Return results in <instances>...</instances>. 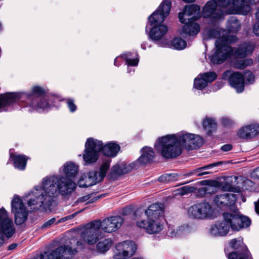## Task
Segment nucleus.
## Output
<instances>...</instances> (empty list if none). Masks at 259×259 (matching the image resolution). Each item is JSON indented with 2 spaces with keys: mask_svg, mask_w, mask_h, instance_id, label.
<instances>
[{
  "mask_svg": "<svg viewBox=\"0 0 259 259\" xmlns=\"http://www.w3.org/2000/svg\"><path fill=\"white\" fill-rule=\"evenodd\" d=\"M76 183L62 175H50L44 178L41 186H36L28 193L27 204L33 209H50L54 198L59 195L66 196L76 189Z\"/></svg>",
  "mask_w": 259,
  "mask_h": 259,
  "instance_id": "1",
  "label": "nucleus"
},
{
  "mask_svg": "<svg viewBox=\"0 0 259 259\" xmlns=\"http://www.w3.org/2000/svg\"><path fill=\"white\" fill-rule=\"evenodd\" d=\"M203 143V140L200 136L181 132L159 138L154 148L162 157L170 159L179 156L182 152V147L188 150L193 149L200 147Z\"/></svg>",
  "mask_w": 259,
  "mask_h": 259,
  "instance_id": "2",
  "label": "nucleus"
},
{
  "mask_svg": "<svg viewBox=\"0 0 259 259\" xmlns=\"http://www.w3.org/2000/svg\"><path fill=\"white\" fill-rule=\"evenodd\" d=\"M236 39V36H224L218 38L215 42V51L210 57L211 62L220 64L232 56L243 59L252 54L255 46L251 42H244L238 47L230 46Z\"/></svg>",
  "mask_w": 259,
  "mask_h": 259,
  "instance_id": "3",
  "label": "nucleus"
},
{
  "mask_svg": "<svg viewBox=\"0 0 259 259\" xmlns=\"http://www.w3.org/2000/svg\"><path fill=\"white\" fill-rule=\"evenodd\" d=\"M32 94L29 95L24 93L15 92L1 95L0 110L7 111L5 109L6 107L17 102L19 103L24 99L26 100L28 107L32 109V110H29L31 112L34 110L38 111L39 109L47 108L49 106L48 101L44 97H40L45 93L44 89L39 86H35L32 88Z\"/></svg>",
  "mask_w": 259,
  "mask_h": 259,
  "instance_id": "4",
  "label": "nucleus"
},
{
  "mask_svg": "<svg viewBox=\"0 0 259 259\" xmlns=\"http://www.w3.org/2000/svg\"><path fill=\"white\" fill-rule=\"evenodd\" d=\"M224 220L211 225L208 229L209 235L212 237L226 236L231 228L232 230L239 231L250 226L251 221L246 216L242 215L238 210L223 213Z\"/></svg>",
  "mask_w": 259,
  "mask_h": 259,
  "instance_id": "5",
  "label": "nucleus"
},
{
  "mask_svg": "<svg viewBox=\"0 0 259 259\" xmlns=\"http://www.w3.org/2000/svg\"><path fill=\"white\" fill-rule=\"evenodd\" d=\"M162 205L159 203L150 205L144 213H140L137 210L135 213L136 225L138 227L144 229L150 234L159 233L163 228L159 217L163 214Z\"/></svg>",
  "mask_w": 259,
  "mask_h": 259,
  "instance_id": "6",
  "label": "nucleus"
},
{
  "mask_svg": "<svg viewBox=\"0 0 259 259\" xmlns=\"http://www.w3.org/2000/svg\"><path fill=\"white\" fill-rule=\"evenodd\" d=\"M171 7L170 0H163L157 9L149 17V22L152 26L149 36L153 41L160 40L167 33L168 27L162 23L169 14Z\"/></svg>",
  "mask_w": 259,
  "mask_h": 259,
  "instance_id": "7",
  "label": "nucleus"
},
{
  "mask_svg": "<svg viewBox=\"0 0 259 259\" xmlns=\"http://www.w3.org/2000/svg\"><path fill=\"white\" fill-rule=\"evenodd\" d=\"M216 0L208 1L203 8L202 15L203 18L208 19L207 24L210 26H217L224 20V11L217 9Z\"/></svg>",
  "mask_w": 259,
  "mask_h": 259,
  "instance_id": "8",
  "label": "nucleus"
},
{
  "mask_svg": "<svg viewBox=\"0 0 259 259\" xmlns=\"http://www.w3.org/2000/svg\"><path fill=\"white\" fill-rule=\"evenodd\" d=\"M15 232V227L9 212L4 207L0 208V247L4 243L5 238H11Z\"/></svg>",
  "mask_w": 259,
  "mask_h": 259,
  "instance_id": "9",
  "label": "nucleus"
},
{
  "mask_svg": "<svg viewBox=\"0 0 259 259\" xmlns=\"http://www.w3.org/2000/svg\"><path fill=\"white\" fill-rule=\"evenodd\" d=\"M189 217L197 219L204 220L212 219L214 209L212 205L206 201H202L191 206L188 209Z\"/></svg>",
  "mask_w": 259,
  "mask_h": 259,
  "instance_id": "10",
  "label": "nucleus"
},
{
  "mask_svg": "<svg viewBox=\"0 0 259 259\" xmlns=\"http://www.w3.org/2000/svg\"><path fill=\"white\" fill-rule=\"evenodd\" d=\"M254 0H216L219 7L227 8L232 5L230 14L247 15L250 10V4Z\"/></svg>",
  "mask_w": 259,
  "mask_h": 259,
  "instance_id": "11",
  "label": "nucleus"
},
{
  "mask_svg": "<svg viewBox=\"0 0 259 259\" xmlns=\"http://www.w3.org/2000/svg\"><path fill=\"white\" fill-rule=\"evenodd\" d=\"M232 250L225 249L229 259H252V257L241 238L233 239L230 242Z\"/></svg>",
  "mask_w": 259,
  "mask_h": 259,
  "instance_id": "12",
  "label": "nucleus"
},
{
  "mask_svg": "<svg viewBox=\"0 0 259 259\" xmlns=\"http://www.w3.org/2000/svg\"><path fill=\"white\" fill-rule=\"evenodd\" d=\"M101 149L102 141L92 138H88L85 144V149L83 154L85 164L96 162L99 158Z\"/></svg>",
  "mask_w": 259,
  "mask_h": 259,
  "instance_id": "13",
  "label": "nucleus"
},
{
  "mask_svg": "<svg viewBox=\"0 0 259 259\" xmlns=\"http://www.w3.org/2000/svg\"><path fill=\"white\" fill-rule=\"evenodd\" d=\"M11 212L14 214L15 223L20 225L26 222L29 214V211L18 195H15L11 203Z\"/></svg>",
  "mask_w": 259,
  "mask_h": 259,
  "instance_id": "14",
  "label": "nucleus"
},
{
  "mask_svg": "<svg viewBox=\"0 0 259 259\" xmlns=\"http://www.w3.org/2000/svg\"><path fill=\"white\" fill-rule=\"evenodd\" d=\"M97 224L98 225L99 229L105 232L111 233L115 232L119 229L122 225L123 219L119 215L111 216L108 217L102 222L100 221H95Z\"/></svg>",
  "mask_w": 259,
  "mask_h": 259,
  "instance_id": "15",
  "label": "nucleus"
},
{
  "mask_svg": "<svg viewBox=\"0 0 259 259\" xmlns=\"http://www.w3.org/2000/svg\"><path fill=\"white\" fill-rule=\"evenodd\" d=\"M136 249V245L133 241L127 240L119 243L116 245L114 258L115 259H126L133 255Z\"/></svg>",
  "mask_w": 259,
  "mask_h": 259,
  "instance_id": "16",
  "label": "nucleus"
},
{
  "mask_svg": "<svg viewBox=\"0 0 259 259\" xmlns=\"http://www.w3.org/2000/svg\"><path fill=\"white\" fill-rule=\"evenodd\" d=\"M222 79L228 80L230 85L235 89L237 93H240L244 91V79L241 73L226 70L222 74Z\"/></svg>",
  "mask_w": 259,
  "mask_h": 259,
  "instance_id": "17",
  "label": "nucleus"
},
{
  "mask_svg": "<svg viewBox=\"0 0 259 259\" xmlns=\"http://www.w3.org/2000/svg\"><path fill=\"white\" fill-rule=\"evenodd\" d=\"M201 17L200 7L196 5H190L184 7L183 11L179 14V18L182 23L187 20L197 21Z\"/></svg>",
  "mask_w": 259,
  "mask_h": 259,
  "instance_id": "18",
  "label": "nucleus"
},
{
  "mask_svg": "<svg viewBox=\"0 0 259 259\" xmlns=\"http://www.w3.org/2000/svg\"><path fill=\"white\" fill-rule=\"evenodd\" d=\"M100 229L95 221L86 225L81 233L83 240L90 244L96 243L99 239Z\"/></svg>",
  "mask_w": 259,
  "mask_h": 259,
  "instance_id": "19",
  "label": "nucleus"
},
{
  "mask_svg": "<svg viewBox=\"0 0 259 259\" xmlns=\"http://www.w3.org/2000/svg\"><path fill=\"white\" fill-rule=\"evenodd\" d=\"M136 166L135 162L127 163L125 162H119L113 166L111 169L110 175L115 178L119 176L127 174Z\"/></svg>",
  "mask_w": 259,
  "mask_h": 259,
  "instance_id": "20",
  "label": "nucleus"
},
{
  "mask_svg": "<svg viewBox=\"0 0 259 259\" xmlns=\"http://www.w3.org/2000/svg\"><path fill=\"white\" fill-rule=\"evenodd\" d=\"M59 172L63 174L65 178L73 180L79 172V166L73 162L68 161L59 168Z\"/></svg>",
  "mask_w": 259,
  "mask_h": 259,
  "instance_id": "21",
  "label": "nucleus"
},
{
  "mask_svg": "<svg viewBox=\"0 0 259 259\" xmlns=\"http://www.w3.org/2000/svg\"><path fill=\"white\" fill-rule=\"evenodd\" d=\"M258 126L255 124H251L242 126L237 132L238 138L246 139L256 136L258 133Z\"/></svg>",
  "mask_w": 259,
  "mask_h": 259,
  "instance_id": "22",
  "label": "nucleus"
},
{
  "mask_svg": "<svg viewBox=\"0 0 259 259\" xmlns=\"http://www.w3.org/2000/svg\"><path fill=\"white\" fill-rule=\"evenodd\" d=\"M194 20H187L184 23L182 27V35L186 37L187 35L189 36H195L197 35L200 31V25L198 23L195 22Z\"/></svg>",
  "mask_w": 259,
  "mask_h": 259,
  "instance_id": "23",
  "label": "nucleus"
},
{
  "mask_svg": "<svg viewBox=\"0 0 259 259\" xmlns=\"http://www.w3.org/2000/svg\"><path fill=\"white\" fill-rule=\"evenodd\" d=\"M236 200V195L231 193L217 195L214 199L215 203L218 206H233Z\"/></svg>",
  "mask_w": 259,
  "mask_h": 259,
  "instance_id": "24",
  "label": "nucleus"
},
{
  "mask_svg": "<svg viewBox=\"0 0 259 259\" xmlns=\"http://www.w3.org/2000/svg\"><path fill=\"white\" fill-rule=\"evenodd\" d=\"M142 154L136 162L144 164L152 161L155 156L154 152L151 147H145L141 150Z\"/></svg>",
  "mask_w": 259,
  "mask_h": 259,
  "instance_id": "25",
  "label": "nucleus"
},
{
  "mask_svg": "<svg viewBox=\"0 0 259 259\" xmlns=\"http://www.w3.org/2000/svg\"><path fill=\"white\" fill-rule=\"evenodd\" d=\"M10 159L13 161L15 168L19 170H24L28 158L23 155L10 153Z\"/></svg>",
  "mask_w": 259,
  "mask_h": 259,
  "instance_id": "26",
  "label": "nucleus"
},
{
  "mask_svg": "<svg viewBox=\"0 0 259 259\" xmlns=\"http://www.w3.org/2000/svg\"><path fill=\"white\" fill-rule=\"evenodd\" d=\"M120 150L119 146L115 143L110 142L104 146L102 143L101 151L103 154L106 156L114 157L115 156Z\"/></svg>",
  "mask_w": 259,
  "mask_h": 259,
  "instance_id": "27",
  "label": "nucleus"
},
{
  "mask_svg": "<svg viewBox=\"0 0 259 259\" xmlns=\"http://www.w3.org/2000/svg\"><path fill=\"white\" fill-rule=\"evenodd\" d=\"M240 21L235 17H231L228 21L226 29L229 32L237 33L241 28Z\"/></svg>",
  "mask_w": 259,
  "mask_h": 259,
  "instance_id": "28",
  "label": "nucleus"
},
{
  "mask_svg": "<svg viewBox=\"0 0 259 259\" xmlns=\"http://www.w3.org/2000/svg\"><path fill=\"white\" fill-rule=\"evenodd\" d=\"M203 129L209 135L215 132L217 129V123L214 119L206 118L202 123Z\"/></svg>",
  "mask_w": 259,
  "mask_h": 259,
  "instance_id": "29",
  "label": "nucleus"
},
{
  "mask_svg": "<svg viewBox=\"0 0 259 259\" xmlns=\"http://www.w3.org/2000/svg\"><path fill=\"white\" fill-rule=\"evenodd\" d=\"M219 163H213L212 164H208L207 165L200 167L199 168L196 169L191 172L188 173L186 176H189L193 175H196V176H201L204 175H206L208 174V172L205 171V170H207L212 167L217 166L219 165Z\"/></svg>",
  "mask_w": 259,
  "mask_h": 259,
  "instance_id": "30",
  "label": "nucleus"
},
{
  "mask_svg": "<svg viewBox=\"0 0 259 259\" xmlns=\"http://www.w3.org/2000/svg\"><path fill=\"white\" fill-rule=\"evenodd\" d=\"M113 244L111 239H106L98 242L97 247L101 252H105L108 250Z\"/></svg>",
  "mask_w": 259,
  "mask_h": 259,
  "instance_id": "31",
  "label": "nucleus"
},
{
  "mask_svg": "<svg viewBox=\"0 0 259 259\" xmlns=\"http://www.w3.org/2000/svg\"><path fill=\"white\" fill-rule=\"evenodd\" d=\"M185 227L184 226L178 228L173 225H169L167 231V236L170 237L178 236L181 234V232L184 231Z\"/></svg>",
  "mask_w": 259,
  "mask_h": 259,
  "instance_id": "32",
  "label": "nucleus"
},
{
  "mask_svg": "<svg viewBox=\"0 0 259 259\" xmlns=\"http://www.w3.org/2000/svg\"><path fill=\"white\" fill-rule=\"evenodd\" d=\"M196 188L190 186H186L176 189L174 191L175 195H185L189 193L195 192Z\"/></svg>",
  "mask_w": 259,
  "mask_h": 259,
  "instance_id": "33",
  "label": "nucleus"
},
{
  "mask_svg": "<svg viewBox=\"0 0 259 259\" xmlns=\"http://www.w3.org/2000/svg\"><path fill=\"white\" fill-rule=\"evenodd\" d=\"M171 45L174 49L178 50H181L185 49L187 46V43L181 38H174L171 42Z\"/></svg>",
  "mask_w": 259,
  "mask_h": 259,
  "instance_id": "34",
  "label": "nucleus"
},
{
  "mask_svg": "<svg viewBox=\"0 0 259 259\" xmlns=\"http://www.w3.org/2000/svg\"><path fill=\"white\" fill-rule=\"evenodd\" d=\"M102 196V195L94 196L93 194H91L80 197L78 200V202H84L87 201V203H92L99 199Z\"/></svg>",
  "mask_w": 259,
  "mask_h": 259,
  "instance_id": "35",
  "label": "nucleus"
},
{
  "mask_svg": "<svg viewBox=\"0 0 259 259\" xmlns=\"http://www.w3.org/2000/svg\"><path fill=\"white\" fill-rule=\"evenodd\" d=\"M253 64L252 59H245L237 61L235 63L236 68L239 69H243L248 66H250Z\"/></svg>",
  "mask_w": 259,
  "mask_h": 259,
  "instance_id": "36",
  "label": "nucleus"
},
{
  "mask_svg": "<svg viewBox=\"0 0 259 259\" xmlns=\"http://www.w3.org/2000/svg\"><path fill=\"white\" fill-rule=\"evenodd\" d=\"M207 84L203 77L196 78L194 81V87L199 90H203Z\"/></svg>",
  "mask_w": 259,
  "mask_h": 259,
  "instance_id": "37",
  "label": "nucleus"
},
{
  "mask_svg": "<svg viewBox=\"0 0 259 259\" xmlns=\"http://www.w3.org/2000/svg\"><path fill=\"white\" fill-rule=\"evenodd\" d=\"M111 160L110 159L105 160L100 166L99 174L104 179L106 176L107 171L110 167Z\"/></svg>",
  "mask_w": 259,
  "mask_h": 259,
  "instance_id": "38",
  "label": "nucleus"
},
{
  "mask_svg": "<svg viewBox=\"0 0 259 259\" xmlns=\"http://www.w3.org/2000/svg\"><path fill=\"white\" fill-rule=\"evenodd\" d=\"M200 77H203L206 83L211 82L217 78V74L214 72H208L200 74Z\"/></svg>",
  "mask_w": 259,
  "mask_h": 259,
  "instance_id": "39",
  "label": "nucleus"
},
{
  "mask_svg": "<svg viewBox=\"0 0 259 259\" xmlns=\"http://www.w3.org/2000/svg\"><path fill=\"white\" fill-rule=\"evenodd\" d=\"M206 38H217L220 35V31L214 28H208L205 31Z\"/></svg>",
  "mask_w": 259,
  "mask_h": 259,
  "instance_id": "40",
  "label": "nucleus"
},
{
  "mask_svg": "<svg viewBox=\"0 0 259 259\" xmlns=\"http://www.w3.org/2000/svg\"><path fill=\"white\" fill-rule=\"evenodd\" d=\"M88 176L93 181L94 185H95L100 182L103 178L99 174V172L97 171H91L88 174Z\"/></svg>",
  "mask_w": 259,
  "mask_h": 259,
  "instance_id": "41",
  "label": "nucleus"
},
{
  "mask_svg": "<svg viewBox=\"0 0 259 259\" xmlns=\"http://www.w3.org/2000/svg\"><path fill=\"white\" fill-rule=\"evenodd\" d=\"M212 188L210 186H207L201 188H199L197 191V195L199 197H203L207 193H210L212 192L211 189Z\"/></svg>",
  "mask_w": 259,
  "mask_h": 259,
  "instance_id": "42",
  "label": "nucleus"
},
{
  "mask_svg": "<svg viewBox=\"0 0 259 259\" xmlns=\"http://www.w3.org/2000/svg\"><path fill=\"white\" fill-rule=\"evenodd\" d=\"M243 75L244 79H246L247 83L251 84L253 83L254 81V75L250 71H246Z\"/></svg>",
  "mask_w": 259,
  "mask_h": 259,
  "instance_id": "43",
  "label": "nucleus"
},
{
  "mask_svg": "<svg viewBox=\"0 0 259 259\" xmlns=\"http://www.w3.org/2000/svg\"><path fill=\"white\" fill-rule=\"evenodd\" d=\"M66 103L69 110L71 112H74L76 110L77 107L74 103V100L72 99H68Z\"/></svg>",
  "mask_w": 259,
  "mask_h": 259,
  "instance_id": "44",
  "label": "nucleus"
},
{
  "mask_svg": "<svg viewBox=\"0 0 259 259\" xmlns=\"http://www.w3.org/2000/svg\"><path fill=\"white\" fill-rule=\"evenodd\" d=\"M139 60L138 58H132V59L126 58V59H125V63L128 66H137L139 63Z\"/></svg>",
  "mask_w": 259,
  "mask_h": 259,
  "instance_id": "45",
  "label": "nucleus"
},
{
  "mask_svg": "<svg viewBox=\"0 0 259 259\" xmlns=\"http://www.w3.org/2000/svg\"><path fill=\"white\" fill-rule=\"evenodd\" d=\"M83 210H81L80 211H77L71 215H68L67 217H65L63 218H61L60 219H59L56 223L57 224H59L60 223H62V222H65L66 221L68 220H70V219H71L72 218H73L74 217H75V216L78 214V213H79L80 212H81Z\"/></svg>",
  "mask_w": 259,
  "mask_h": 259,
  "instance_id": "46",
  "label": "nucleus"
},
{
  "mask_svg": "<svg viewBox=\"0 0 259 259\" xmlns=\"http://www.w3.org/2000/svg\"><path fill=\"white\" fill-rule=\"evenodd\" d=\"M169 174H165L159 177L158 181L163 183H168L169 182Z\"/></svg>",
  "mask_w": 259,
  "mask_h": 259,
  "instance_id": "47",
  "label": "nucleus"
},
{
  "mask_svg": "<svg viewBox=\"0 0 259 259\" xmlns=\"http://www.w3.org/2000/svg\"><path fill=\"white\" fill-rule=\"evenodd\" d=\"M55 218H52L45 223L41 226L43 229L50 228L55 222Z\"/></svg>",
  "mask_w": 259,
  "mask_h": 259,
  "instance_id": "48",
  "label": "nucleus"
},
{
  "mask_svg": "<svg viewBox=\"0 0 259 259\" xmlns=\"http://www.w3.org/2000/svg\"><path fill=\"white\" fill-rule=\"evenodd\" d=\"M83 177H84V182H85V184H83L84 186H85V187H88L94 185V184H93L94 182H93V181H92V180H91V179L90 178V177H89L88 175L87 176L85 175H83Z\"/></svg>",
  "mask_w": 259,
  "mask_h": 259,
  "instance_id": "49",
  "label": "nucleus"
},
{
  "mask_svg": "<svg viewBox=\"0 0 259 259\" xmlns=\"http://www.w3.org/2000/svg\"><path fill=\"white\" fill-rule=\"evenodd\" d=\"M222 123L225 126L230 127L234 125V122L232 120L228 118H223L222 119Z\"/></svg>",
  "mask_w": 259,
  "mask_h": 259,
  "instance_id": "50",
  "label": "nucleus"
},
{
  "mask_svg": "<svg viewBox=\"0 0 259 259\" xmlns=\"http://www.w3.org/2000/svg\"><path fill=\"white\" fill-rule=\"evenodd\" d=\"M253 32L256 36L259 37V21H257L254 24Z\"/></svg>",
  "mask_w": 259,
  "mask_h": 259,
  "instance_id": "51",
  "label": "nucleus"
},
{
  "mask_svg": "<svg viewBox=\"0 0 259 259\" xmlns=\"http://www.w3.org/2000/svg\"><path fill=\"white\" fill-rule=\"evenodd\" d=\"M169 182L175 181L178 180V175L177 174H169Z\"/></svg>",
  "mask_w": 259,
  "mask_h": 259,
  "instance_id": "52",
  "label": "nucleus"
},
{
  "mask_svg": "<svg viewBox=\"0 0 259 259\" xmlns=\"http://www.w3.org/2000/svg\"><path fill=\"white\" fill-rule=\"evenodd\" d=\"M78 185L80 187H85V186H84L83 184H86L85 182H84V177H83V176H81V177L79 179V180L78 181Z\"/></svg>",
  "mask_w": 259,
  "mask_h": 259,
  "instance_id": "53",
  "label": "nucleus"
},
{
  "mask_svg": "<svg viewBox=\"0 0 259 259\" xmlns=\"http://www.w3.org/2000/svg\"><path fill=\"white\" fill-rule=\"evenodd\" d=\"M122 57L123 58V59L125 61L126 58L132 59V58H133L134 55H133V54L131 52H128V53L123 54Z\"/></svg>",
  "mask_w": 259,
  "mask_h": 259,
  "instance_id": "54",
  "label": "nucleus"
},
{
  "mask_svg": "<svg viewBox=\"0 0 259 259\" xmlns=\"http://www.w3.org/2000/svg\"><path fill=\"white\" fill-rule=\"evenodd\" d=\"M232 149V146L230 144L225 145L222 146L221 149L224 151H228Z\"/></svg>",
  "mask_w": 259,
  "mask_h": 259,
  "instance_id": "55",
  "label": "nucleus"
},
{
  "mask_svg": "<svg viewBox=\"0 0 259 259\" xmlns=\"http://www.w3.org/2000/svg\"><path fill=\"white\" fill-rule=\"evenodd\" d=\"M253 177H256L257 179H259V167H257L252 174Z\"/></svg>",
  "mask_w": 259,
  "mask_h": 259,
  "instance_id": "56",
  "label": "nucleus"
},
{
  "mask_svg": "<svg viewBox=\"0 0 259 259\" xmlns=\"http://www.w3.org/2000/svg\"><path fill=\"white\" fill-rule=\"evenodd\" d=\"M255 209L256 212L259 214V199L256 202H255Z\"/></svg>",
  "mask_w": 259,
  "mask_h": 259,
  "instance_id": "57",
  "label": "nucleus"
},
{
  "mask_svg": "<svg viewBox=\"0 0 259 259\" xmlns=\"http://www.w3.org/2000/svg\"><path fill=\"white\" fill-rule=\"evenodd\" d=\"M17 246V245L15 243L12 244L9 246L8 249L9 250H13L16 248Z\"/></svg>",
  "mask_w": 259,
  "mask_h": 259,
  "instance_id": "58",
  "label": "nucleus"
},
{
  "mask_svg": "<svg viewBox=\"0 0 259 259\" xmlns=\"http://www.w3.org/2000/svg\"><path fill=\"white\" fill-rule=\"evenodd\" d=\"M255 16L257 21H259V8L257 9L256 12L255 13Z\"/></svg>",
  "mask_w": 259,
  "mask_h": 259,
  "instance_id": "59",
  "label": "nucleus"
},
{
  "mask_svg": "<svg viewBox=\"0 0 259 259\" xmlns=\"http://www.w3.org/2000/svg\"><path fill=\"white\" fill-rule=\"evenodd\" d=\"M141 48L143 50H145L146 49V42H143L141 44Z\"/></svg>",
  "mask_w": 259,
  "mask_h": 259,
  "instance_id": "60",
  "label": "nucleus"
},
{
  "mask_svg": "<svg viewBox=\"0 0 259 259\" xmlns=\"http://www.w3.org/2000/svg\"><path fill=\"white\" fill-rule=\"evenodd\" d=\"M182 1L186 3H194L195 1V0H182Z\"/></svg>",
  "mask_w": 259,
  "mask_h": 259,
  "instance_id": "61",
  "label": "nucleus"
},
{
  "mask_svg": "<svg viewBox=\"0 0 259 259\" xmlns=\"http://www.w3.org/2000/svg\"><path fill=\"white\" fill-rule=\"evenodd\" d=\"M131 72H132V69H131L130 66H128V67H127V72L130 73Z\"/></svg>",
  "mask_w": 259,
  "mask_h": 259,
  "instance_id": "62",
  "label": "nucleus"
},
{
  "mask_svg": "<svg viewBox=\"0 0 259 259\" xmlns=\"http://www.w3.org/2000/svg\"><path fill=\"white\" fill-rule=\"evenodd\" d=\"M226 190H227L228 191H232V188L230 186H229L228 188L225 189Z\"/></svg>",
  "mask_w": 259,
  "mask_h": 259,
  "instance_id": "63",
  "label": "nucleus"
},
{
  "mask_svg": "<svg viewBox=\"0 0 259 259\" xmlns=\"http://www.w3.org/2000/svg\"><path fill=\"white\" fill-rule=\"evenodd\" d=\"M76 244H77V246H79L80 245H81V244L80 243V242L79 241L76 242Z\"/></svg>",
  "mask_w": 259,
  "mask_h": 259,
  "instance_id": "64",
  "label": "nucleus"
}]
</instances>
